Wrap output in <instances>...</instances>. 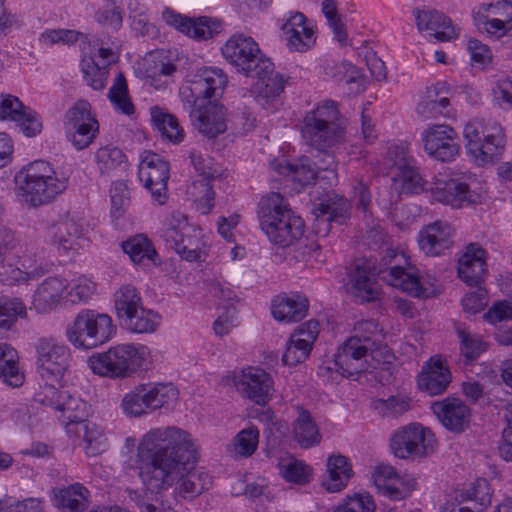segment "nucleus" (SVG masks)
<instances>
[{
    "label": "nucleus",
    "instance_id": "37998d69",
    "mask_svg": "<svg viewBox=\"0 0 512 512\" xmlns=\"http://www.w3.org/2000/svg\"><path fill=\"white\" fill-rule=\"evenodd\" d=\"M275 169L280 175L293 182L298 192L305 186L313 184L317 178L316 170L308 157L301 158L297 163H279Z\"/></svg>",
    "mask_w": 512,
    "mask_h": 512
},
{
    "label": "nucleus",
    "instance_id": "aec40b11",
    "mask_svg": "<svg viewBox=\"0 0 512 512\" xmlns=\"http://www.w3.org/2000/svg\"><path fill=\"white\" fill-rule=\"evenodd\" d=\"M456 131L443 124L429 126L422 134L425 152L432 158L450 162L459 154Z\"/></svg>",
    "mask_w": 512,
    "mask_h": 512
},
{
    "label": "nucleus",
    "instance_id": "864d4df0",
    "mask_svg": "<svg viewBox=\"0 0 512 512\" xmlns=\"http://www.w3.org/2000/svg\"><path fill=\"white\" fill-rule=\"evenodd\" d=\"M415 162L408 153V146L405 143L395 144L388 148L385 156V166L391 173H400Z\"/></svg>",
    "mask_w": 512,
    "mask_h": 512
},
{
    "label": "nucleus",
    "instance_id": "72a5a7b5",
    "mask_svg": "<svg viewBox=\"0 0 512 512\" xmlns=\"http://www.w3.org/2000/svg\"><path fill=\"white\" fill-rule=\"evenodd\" d=\"M314 214L319 222H324L329 229L331 223L345 224L351 216L349 201L335 193L328 194L326 199L315 205Z\"/></svg>",
    "mask_w": 512,
    "mask_h": 512
},
{
    "label": "nucleus",
    "instance_id": "58836bf2",
    "mask_svg": "<svg viewBox=\"0 0 512 512\" xmlns=\"http://www.w3.org/2000/svg\"><path fill=\"white\" fill-rule=\"evenodd\" d=\"M94 159L101 176H121L129 165L125 153L120 148L111 145L99 148Z\"/></svg>",
    "mask_w": 512,
    "mask_h": 512
},
{
    "label": "nucleus",
    "instance_id": "5701e85b",
    "mask_svg": "<svg viewBox=\"0 0 512 512\" xmlns=\"http://www.w3.org/2000/svg\"><path fill=\"white\" fill-rule=\"evenodd\" d=\"M10 119L18 122L23 133L33 137L41 132L42 123L35 111L25 107L22 102L10 94L0 95V120Z\"/></svg>",
    "mask_w": 512,
    "mask_h": 512
},
{
    "label": "nucleus",
    "instance_id": "2eb2a0df",
    "mask_svg": "<svg viewBox=\"0 0 512 512\" xmlns=\"http://www.w3.org/2000/svg\"><path fill=\"white\" fill-rule=\"evenodd\" d=\"M374 347L375 341L368 336L354 335L348 338L334 356L337 371L347 378L368 371V356Z\"/></svg>",
    "mask_w": 512,
    "mask_h": 512
},
{
    "label": "nucleus",
    "instance_id": "79ce46f5",
    "mask_svg": "<svg viewBox=\"0 0 512 512\" xmlns=\"http://www.w3.org/2000/svg\"><path fill=\"white\" fill-rule=\"evenodd\" d=\"M150 115L153 126L163 138L173 144H179L184 140L185 132L175 115L159 106L151 107Z\"/></svg>",
    "mask_w": 512,
    "mask_h": 512
},
{
    "label": "nucleus",
    "instance_id": "473e14b6",
    "mask_svg": "<svg viewBox=\"0 0 512 512\" xmlns=\"http://www.w3.org/2000/svg\"><path fill=\"white\" fill-rule=\"evenodd\" d=\"M281 216L282 222L279 223L277 228L271 226L273 221L266 225L267 237L276 245L288 247L303 235L304 221L295 212H284Z\"/></svg>",
    "mask_w": 512,
    "mask_h": 512
},
{
    "label": "nucleus",
    "instance_id": "774afa93",
    "mask_svg": "<svg viewBox=\"0 0 512 512\" xmlns=\"http://www.w3.org/2000/svg\"><path fill=\"white\" fill-rule=\"evenodd\" d=\"M363 243L370 251L381 252L390 243V238L380 225H374L366 231Z\"/></svg>",
    "mask_w": 512,
    "mask_h": 512
},
{
    "label": "nucleus",
    "instance_id": "7ed1b4c3",
    "mask_svg": "<svg viewBox=\"0 0 512 512\" xmlns=\"http://www.w3.org/2000/svg\"><path fill=\"white\" fill-rule=\"evenodd\" d=\"M23 201L29 207H38L50 203L61 194L68 185V179L58 177L51 165L37 160L21 169L15 176Z\"/></svg>",
    "mask_w": 512,
    "mask_h": 512
},
{
    "label": "nucleus",
    "instance_id": "f8f14e48",
    "mask_svg": "<svg viewBox=\"0 0 512 512\" xmlns=\"http://www.w3.org/2000/svg\"><path fill=\"white\" fill-rule=\"evenodd\" d=\"M227 83V76L220 68L203 67L181 86L179 94L182 101L192 108L220 97Z\"/></svg>",
    "mask_w": 512,
    "mask_h": 512
},
{
    "label": "nucleus",
    "instance_id": "49530a36",
    "mask_svg": "<svg viewBox=\"0 0 512 512\" xmlns=\"http://www.w3.org/2000/svg\"><path fill=\"white\" fill-rule=\"evenodd\" d=\"M122 250L135 264H142L145 260L156 264L158 253L153 243L143 234L135 235L121 244Z\"/></svg>",
    "mask_w": 512,
    "mask_h": 512
},
{
    "label": "nucleus",
    "instance_id": "603ef678",
    "mask_svg": "<svg viewBox=\"0 0 512 512\" xmlns=\"http://www.w3.org/2000/svg\"><path fill=\"white\" fill-rule=\"evenodd\" d=\"M27 308L19 298L0 300V331L11 330L18 318H25Z\"/></svg>",
    "mask_w": 512,
    "mask_h": 512
},
{
    "label": "nucleus",
    "instance_id": "680f3d73",
    "mask_svg": "<svg viewBox=\"0 0 512 512\" xmlns=\"http://www.w3.org/2000/svg\"><path fill=\"white\" fill-rule=\"evenodd\" d=\"M394 180H399L402 183V189L408 193H420L426 188V182L421 176L415 162L392 177Z\"/></svg>",
    "mask_w": 512,
    "mask_h": 512
},
{
    "label": "nucleus",
    "instance_id": "e2e57ef3",
    "mask_svg": "<svg viewBox=\"0 0 512 512\" xmlns=\"http://www.w3.org/2000/svg\"><path fill=\"white\" fill-rule=\"evenodd\" d=\"M82 71L87 85L94 90H102L105 87L108 71L100 63H96L94 59L84 60Z\"/></svg>",
    "mask_w": 512,
    "mask_h": 512
},
{
    "label": "nucleus",
    "instance_id": "052dcab7",
    "mask_svg": "<svg viewBox=\"0 0 512 512\" xmlns=\"http://www.w3.org/2000/svg\"><path fill=\"white\" fill-rule=\"evenodd\" d=\"M85 452L88 456H97L107 449V439L103 431L94 423L84 426Z\"/></svg>",
    "mask_w": 512,
    "mask_h": 512
},
{
    "label": "nucleus",
    "instance_id": "5fc2aeb1",
    "mask_svg": "<svg viewBox=\"0 0 512 512\" xmlns=\"http://www.w3.org/2000/svg\"><path fill=\"white\" fill-rule=\"evenodd\" d=\"M459 497L461 501L472 502L473 510L482 512L484 508L491 503L490 487L485 479L477 480L474 486L465 492H461Z\"/></svg>",
    "mask_w": 512,
    "mask_h": 512
},
{
    "label": "nucleus",
    "instance_id": "cd10ccee",
    "mask_svg": "<svg viewBox=\"0 0 512 512\" xmlns=\"http://www.w3.org/2000/svg\"><path fill=\"white\" fill-rule=\"evenodd\" d=\"M189 158L195 170L198 171L202 177V179L193 182V188L199 190V193H203V195L199 197V206L202 213L207 214L214 207L215 200V192L213 191L210 181L218 177V172L209 166V158L204 157L196 151L190 152Z\"/></svg>",
    "mask_w": 512,
    "mask_h": 512
},
{
    "label": "nucleus",
    "instance_id": "0e129e2a",
    "mask_svg": "<svg viewBox=\"0 0 512 512\" xmlns=\"http://www.w3.org/2000/svg\"><path fill=\"white\" fill-rule=\"evenodd\" d=\"M372 477L378 492L387 497L388 490L394 488V483L399 480L395 468L384 464L376 467Z\"/></svg>",
    "mask_w": 512,
    "mask_h": 512
},
{
    "label": "nucleus",
    "instance_id": "f704fd0d",
    "mask_svg": "<svg viewBox=\"0 0 512 512\" xmlns=\"http://www.w3.org/2000/svg\"><path fill=\"white\" fill-rule=\"evenodd\" d=\"M67 281L59 277L46 278L36 289L32 304L39 313L52 311L61 301Z\"/></svg>",
    "mask_w": 512,
    "mask_h": 512
},
{
    "label": "nucleus",
    "instance_id": "bf43d9fd",
    "mask_svg": "<svg viewBox=\"0 0 512 512\" xmlns=\"http://www.w3.org/2000/svg\"><path fill=\"white\" fill-rule=\"evenodd\" d=\"M111 215L115 219L121 218L130 205V192L123 181H116L110 188Z\"/></svg>",
    "mask_w": 512,
    "mask_h": 512
},
{
    "label": "nucleus",
    "instance_id": "a211bd4d",
    "mask_svg": "<svg viewBox=\"0 0 512 512\" xmlns=\"http://www.w3.org/2000/svg\"><path fill=\"white\" fill-rule=\"evenodd\" d=\"M162 19L167 25L196 40L212 38L222 30V22L216 18L208 16L189 17L170 7L163 9Z\"/></svg>",
    "mask_w": 512,
    "mask_h": 512
},
{
    "label": "nucleus",
    "instance_id": "13d9d810",
    "mask_svg": "<svg viewBox=\"0 0 512 512\" xmlns=\"http://www.w3.org/2000/svg\"><path fill=\"white\" fill-rule=\"evenodd\" d=\"M460 340V351L467 362L476 360L486 349V343L477 335L471 334L465 330L457 331Z\"/></svg>",
    "mask_w": 512,
    "mask_h": 512
},
{
    "label": "nucleus",
    "instance_id": "dca6fc26",
    "mask_svg": "<svg viewBox=\"0 0 512 512\" xmlns=\"http://www.w3.org/2000/svg\"><path fill=\"white\" fill-rule=\"evenodd\" d=\"M64 125L67 138L78 150L87 148L99 131V123L91 112L90 103L86 100H79L68 109Z\"/></svg>",
    "mask_w": 512,
    "mask_h": 512
},
{
    "label": "nucleus",
    "instance_id": "3c124183",
    "mask_svg": "<svg viewBox=\"0 0 512 512\" xmlns=\"http://www.w3.org/2000/svg\"><path fill=\"white\" fill-rule=\"evenodd\" d=\"M108 98L114 108L122 114L130 116L134 113V105L129 97L128 85L123 73H118L114 79L108 92Z\"/></svg>",
    "mask_w": 512,
    "mask_h": 512
},
{
    "label": "nucleus",
    "instance_id": "4be33fe9",
    "mask_svg": "<svg viewBox=\"0 0 512 512\" xmlns=\"http://www.w3.org/2000/svg\"><path fill=\"white\" fill-rule=\"evenodd\" d=\"M272 379L263 369L248 367L235 377L237 390L256 404L264 405L270 396Z\"/></svg>",
    "mask_w": 512,
    "mask_h": 512
},
{
    "label": "nucleus",
    "instance_id": "a878e982",
    "mask_svg": "<svg viewBox=\"0 0 512 512\" xmlns=\"http://www.w3.org/2000/svg\"><path fill=\"white\" fill-rule=\"evenodd\" d=\"M450 382L451 372L448 365L440 357H431L417 376L419 389L430 396L442 394Z\"/></svg>",
    "mask_w": 512,
    "mask_h": 512
},
{
    "label": "nucleus",
    "instance_id": "39448f33",
    "mask_svg": "<svg viewBox=\"0 0 512 512\" xmlns=\"http://www.w3.org/2000/svg\"><path fill=\"white\" fill-rule=\"evenodd\" d=\"M114 308L120 325L135 334H152L161 324L158 312L143 305L139 291L132 285H122L114 293Z\"/></svg>",
    "mask_w": 512,
    "mask_h": 512
},
{
    "label": "nucleus",
    "instance_id": "ea45409f",
    "mask_svg": "<svg viewBox=\"0 0 512 512\" xmlns=\"http://www.w3.org/2000/svg\"><path fill=\"white\" fill-rule=\"evenodd\" d=\"M89 490L81 483L55 490V506L64 512H84L89 506Z\"/></svg>",
    "mask_w": 512,
    "mask_h": 512
},
{
    "label": "nucleus",
    "instance_id": "2f4dec72",
    "mask_svg": "<svg viewBox=\"0 0 512 512\" xmlns=\"http://www.w3.org/2000/svg\"><path fill=\"white\" fill-rule=\"evenodd\" d=\"M430 190L439 202L452 207H461L464 203L472 204L478 201L479 195L469 189L468 184L456 179L439 181Z\"/></svg>",
    "mask_w": 512,
    "mask_h": 512
},
{
    "label": "nucleus",
    "instance_id": "338daca9",
    "mask_svg": "<svg viewBox=\"0 0 512 512\" xmlns=\"http://www.w3.org/2000/svg\"><path fill=\"white\" fill-rule=\"evenodd\" d=\"M379 403L380 412L387 418H396L410 409V399L402 396H390Z\"/></svg>",
    "mask_w": 512,
    "mask_h": 512
},
{
    "label": "nucleus",
    "instance_id": "1a4fd4ad",
    "mask_svg": "<svg viewBox=\"0 0 512 512\" xmlns=\"http://www.w3.org/2000/svg\"><path fill=\"white\" fill-rule=\"evenodd\" d=\"M178 399V390L171 384H140L128 392L122 399V409L127 416L139 417L148 411H154L173 404Z\"/></svg>",
    "mask_w": 512,
    "mask_h": 512
},
{
    "label": "nucleus",
    "instance_id": "c85d7f7f",
    "mask_svg": "<svg viewBox=\"0 0 512 512\" xmlns=\"http://www.w3.org/2000/svg\"><path fill=\"white\" fill-rule=\"evenodd\" d=\"M413 13L419 31H431L435 39L441 42L451 41L458 37L452 20L444 13L434 9H415Z\"/></svg>",
    "mask_w": 512,
    "mask_h": 512
},
{
    "label": "nucleus",
    "instance_id": "a18cd8bd",
    "mask_svg": "<svg viewBox=\"0 0 512 512\" xmlns=\"http://www.w3.org/2000/svg\"><path fill=\"white\" fill-rule=\"evenodd\" d=\"M255 74H250L249 77L256 78L255 91L257 97L270 100L280 96L284 91L285 79L283 75L274 70V64L271 62V71L263 72L257 68Z\"/></svg>",
    "mask_w": 512,
    "mask_h": 512
},
{
    "label": "nucleus",
    "instance_id": "20e7f679",
    "mask_svg": "<svg viewBox=\"0 0 512 512\" xmlns=\"http://www.w3.org/2000/svg\"><path fill=\"white\" fill-rule=\"evenodd\" d=\"M150 364V353L144 345H118L88 358V365L95 374L110 378L129 377L138 370H147Z\"/></svg>",
    "mask_w": 512,
    "mask_h": 512
},
{
    "label": "nucleus",
    "instance_id": "f257e3e1",
    "mask_svg": "<svg viewBox=\"0 0 512 512\" xmlns=\"http://www.w3.org/2000/svg\"><path fill=\"white\" fill-rule=\"evenodd\" d=\"M197 451L190 435L176 427L158 428L148 432L137 453L143 493L127 488L126 498L140 512H171L166 492L179 477L176 490L183 498H195L208 490L212 477L195 469Z\"/></svg>",
    "mask_w": 512,
    "mask_h": 512
},
{
    "label": "nucleus",
    "instance_id": "9d476101",
    "mask_svg": "<svg viewBox=\"0 0 512 512\" xmlns=\"http://www.w3.org/2000/svg\"><path fill=\"white\" fill-rule=\"evenodd\" d=\"M221 52L239 73L247 77L257 72V68L263 72L271 71V60L251 36L241 33L232 35L221 48Z\"/></svg>",
    "mask_w": 512,
    "mask_h": 512
},
{
    "label": "nucleus",
    "instance_id": "4d7b16f0",
    "mask_svg": "<svg viewBox=\"0 0 512 512\" xmlns=\"http://www.w3.org/2000/svg\"><path fill=\"white\" fill-rule=\"evenodd\" d=\"M259 442V430L250 426L241 430L233 440V448L240 457H250L257 449Z\"/></svg>",
    "mask_w": 512,
    "mask_h": 512
},
{
    "label": "nucleus",
    "instance_id": "412c9836",
    "mask_svg": "<svg viewBox=\"0 0 512 512\" xmlns=\"http://www.w3.org/2000/svg\"><path fill=\"white\" fill-rule=\"evenodd\" d=\"M189 109L192 126L203 136L212 139L226 131V109L222 104L208 100Z\"/></svg>",
    "mask_w": 512,
    "mask_h": 512
},
{
    "label": "nucleus",
    "instance_id": "393cba45",
    "mask_svg": "<svg viewBox=\"0 0 512 512\" xmlns=\"http://www.w3.org/2000/svg\"><path fill=\"white\" fill-rule=\"evenodd\" d=\"M431 408L447 430L461 433L468 428L471 412L459 398L447 397L442 401L434 402Z\"/></svg>",
    "mask_w": 512,
    "mask_h": 512
},
{
    "label": "nucleus",
    "instance_id": "6ab92c4d",
    "mask_svg": "<svg viewBox=\"0 0 512 512\" xmlns=\"http://www.w3.org/2000/svg\"><path fill=\"white\" fill-rule=\"evenodd\" d=\"M138 177L152 198L158 204H164L167 199L169 163L158 154L146 151L139 165Z\"/></svg>",
    "mask_w": 512,
    "mask_h": 512
},
{
    "label": "nucleus",
    "instance_id": "ddd939ff",
    "mask_svg": "<svg viewBox=\"0 0 512 512\" xmlns=\"http://www.w3.org/2000/svg\"><path fill=\"white\" fill-rule=\"evenodd\" d=\"M35 401L59 412L58 419L65 426L84 422L89 414L86 402L53 384L42 385Z\"/></svg>",
    "mask_w": 512,
    "mask_h": 512
},
{
    "label": "nucleus",
    "instance_id": "f03ea898",
    "mask_svg": "<svg viewBox=\"0 0 512 512\" xmlns=\"http://www.w3.org/2000/svg\"><path fill=\"white\" fill-rule=\"evenodd\" d=\"M380 255L379 267H371L368 263H357L349 273V279L356 297L362 301L370 302L378 298L379 290L374 281L375 276L385 281L388 285L400 288L409 295L418 298H429L435 296V290L417 274L406 271L398 259H403L390 247V243L384 247Z\"/></svg>",
    "mask_w": 512,
    "mask_h": 512
},
{
    "label": "nucleus",
    "instance_id": "7c9ffc66",
    "mask_svg": "<svg viewBox=\"0 0 512 512\" xmlns=\"http://www.w3.org/2000/svg\"><path fill=\"white\" fill-rule=\"evenodd\" d=\"M451 96V87L446 82H437L427 88L423 99L417 106L418 114L426 119L437 115L449 116Z\"/></svg>",
    "mask_w": 512,
    "mask_h": 512
},
{
    "label": "nucleus",
    "instance_id": "4468645a",
    "mask_svg": "<svg viewBox=\"0 0 512 512\" xmlns=\"http://www.w3.org/2000/svg\"><path fill=\"white\" fill-rule=\"evenodd\" d=\"M436 440L428 428L409 424L397 430L391 438V449L401 459L422 458L434 451Z\"/></svg>",
    "mask_w": 512,
    "mask_h": 512
},
{
    "label": "nucleus",
    "instance_id": "6e6552de",
    "mask_svg": "<svg viewBox=\"0 0 512 512\" xmlns=\"http://www.w3.org/2000/svg\"><path fill=\"white\" fill-rule=\"evenodd\" d=\"M466 149L479 165L494 162L504 150L505 135L503 128L495 121H472L463 131Z\"/></svg>",
    "mask_w": 512,
    "mask_h": 512
},
{
    "label": "nucleus",
    "instance_id": "69168bd1",
    "mask_svg": "<svg viewBox=\"0 0 512 512\" xmlns=\"http://www.w3.org/2000/svg\"><path fill=\"white\" fill-rule=\"evenodd\" d=\"M374 509L375 504L370 495L356 494L353 497H347L334 512H373Z\"/></svg>",
    "mask_w": 512,
    "mask_h": 512
},
{
    "label": "nucleus",
    "instance_id": "0eeeda50",
    "mask_svg": "<svg viewBox=\"0 0 512 512\" xmlns=\"http://www.w3.org/2000/svg\"><path fill=\"white\" fill-rule=\"evenodd\" d=\"M339 111L333 100H324L308 112L301 128L305 142L315 149H327L344 136V130L337 123Z\"/></svg>",
    "mask_w": 512,
    "mask_h": 512
},
{
    "label": "nucleus",
    "instance_id": "f3484780",
    "mask_svg": "<svg viewBox=\"0 0 512 512\" xmlns=\"http://www.w3.org/2000/svg\"><path fill=\"white\" fill-rule=\"evenodd\" d=\"M192 232L184 215L172 214L167 220L163 238L181 258L187 261H196L200 256L201 242L198 235Z\"/></svg>",
    "mask_w": 512,
    "mask_h": 512
},
{
    "label": "nucleus",
    "instance_id": "8fccbe9b",
    "mask_svg": "<svg viewBox=\"0 0 512 512\" xmlns=\"http://www.w3.org/2000/svg\"><path fill=\"white\" fill-rule=\"evenodd\" d=\"M279 474L287 482L305 485L312 478V468L301 460L288 456L278 462Z\"/></svg>",
    "mask_w": 512,
    "mask_h": 512
},
{
    "label": "nucleus",
    "instance_id": "a19ab883",
    "mask_svg": "<svg viewBox=\"0 0 512 512\" xmlns=\"http://www.w3.org/2000/svg\"><path fill=\"white\" fill-rule=\"evenodd\" d=\"M0 379L12 388L22 386L25 380L24 372L19 366L18 353L7 343L0 344Z\"/></svg>",
    "mask_w": 512,
    "mask_h": 512
},
{
    "label": "nucleus",
    "instance_id": "6e6d98bb",
    "mask_svg": "<svg viewBox=\"0 0 512 512\" xmlns=\"http://www.w3.org/2000/svg\"><path fill=\"white\" fill-rule=\"evenodd\" d=\"M312 347L302 337L291 335L282 355L284 365L295 366L303 362L310 354Z\"/></svg>",
    "mask_w": 512,
    "mask_h": 512
},
{
    "label": "nucleus",
    "instance_id": "c756f323",
    "mask_svg": "<svg viewBox=\"0 0 512 512\" xmlns=\"http://www.w3.org/2000/svg\"><path fill=\"white\" fill-rule=\"evenodd\" d=\"M83 235V227L68 214L61 216L47 227L50 243L59 251L68 252L75 248L77 240Z\"/></svg>",
    "mask_w": 512,
    "mask_h": 512
},
{
    "label": "nucleus",
    "instance_id": "e433bc0d",
    "mask_svg": "<svg viewBox=\"0 0 512 512\" xmlns=\"http://www.w3.org/2000/svg\"><path fill=\"white\" fill-rule=\"evenodd\" d=\"M308 306V299L304 296H278L272 302L271 311L279 322H299L306 316Z\"/></svg>",
    "mask_w": 512,
    "mask_h": 512
},
{
    "label": "nucleus",
    "instance_id": "c03bdc74",
    "mask_svg": "<svg viewBox=\"0 0 512 512\" xmlns=\"http://www.w3.org/2000/svg\"><path fill=\"white\" fill-rule=\"evenodd\" d=\"M293 436L295 441L302 448H311L321 441V434L311 413L304 409H299V415L293 423Z\"/></svg>",
    "mask_w": 512,
    "mask_h": 512
},
{
    "label": "nucleus",
    "instance_id": "09e8293b",
    "mask_svg": "<svg viewBox=\"0 0 512 512\" xmlns=\"http://www.w3.org/2000/svg\"><path fill=\"white\" fill-rule=\"evenodd\" d=\"M139 70L143 77L149 80L151 85H154V82L160 81L161 77L172 75L176 71V66L167 61V57L163 53H150L139 63Z\"/></svg>",
    "mask_w": 512,
    "mask_h": 512
},
{
    "label": "nucleus",
    "instance_id": "9b49d317",
    "mask_svg": "<svg viewBox=\"0 0 512 512\" xmlns=\"http://www.w3.org/2000/svg\"><path fill=\"white\" fill-rule=\"evenodd\" d=\"M36 348V369L44 384H60L72 363L70 348L53 338H40Z\"/></svg>",
    "mask_w": 512,
    "mask_h": 512
},
{
    "label": "nucleus",
    "instance_id": "de8ad7c7",
    "mask_svg": "<svg viewBox=\"0 0 512 512\" xmlns=\"http://www.w3.org/2000/svg\"><path fill=\"white\" fill-rule=\"evenodd\" d=\"M491 13L492 35L498 38L512 39V3L506 0H498L488 4Z\"/></svg>",
    "mask_w": 512,
    "mask_h": 512
},
{
    "label": "nucleus",
    "instance_id": "c9c22d12",
    "mask_svg": "<svg viewBox=\"0 0 512 512\" xmlns=\"http://www.w3.org/2000/svg\"><path fill=\"white\" fill-rule=\"evenodd\" d=\"M327 477L322 486L329 492H339L344 489L353 476L350 459L342 454H333L327 458Z\"/></svg>",
    "mask_w": 512,
    "mask_h": 512
},
{
    "label": "nucleus",
    "instance_id": "4c0bfd02",
    "mask_svg": "<svg viewBox=\"0 0 512 512\" xmlns=\"http://www.w3.org/2000/svg\"><path fill=\"white\" fill-rule=\"evenodd\" d=\"M284 212H293L286 202L285 198L277 192H272L264 197L258 203V219L261 230L267 235L266 225L269 222L271 226L277 228L280 222H282L281 214Z\"/></svg>",
    "mask_w": 512,
    "mask_h": 512
},
{
    "label": "nucleus",
    "instance_id": "b1692460",
    "mask_svg": "<svg viewBox=\"0 0 512 512\" xmlns=\"http://www.w3.org/2000/svg\"><path fill=\"white\" fill-rule=\"evenodd\" d=\"M453 236L454 230L448 222L435 221L419 232V247L427 256L444 255L454 243Z\"/></svg>",
    "mask_w": 512,
    "mask_h": 512
},
{
    "label": "nucleus",
    "instance_id": "423d86ee",
    "mask_svg": "<svg viewBox=\"0 0 512 512\" xmlns=\"http://www.w3.org/2000/svg\"><path fill=\"white\" fill-rule=\"evenodd\" d=\"M116 332L117 327L110 315L83 309L67 325L65 336L75 348L89 350L107 343Z\"/></svg>",
    "mask_w": 512,
    "mask_h": 512
},
{
    "label": "nucleus",
    "instance_id": "bb28decb",
    "mask_svg": "<svg viewBox=\"0 0 512 512\" xmlns=\"http://www.w3.org/2000/svg\"><path fill=\"white\" fill-rule=\"evenodd\" d=\"M486 251L477 243L466 247L458 261V276L469 286H479L487 272Z\"/></svg>",
    "mask_w": 512,
    "mask_h": 512
}]
</instances>
